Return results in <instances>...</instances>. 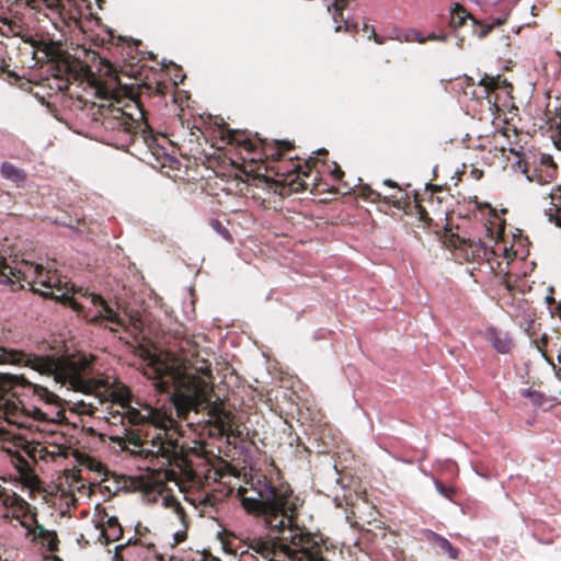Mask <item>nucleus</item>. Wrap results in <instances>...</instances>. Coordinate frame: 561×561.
I'll return each instance as SVG.
<instances>
[{
	"label": "nucleus",
	"mask_w": 561,
	"mask_h": 561,
	"mask_svg": "<svg viewBox=\"0 0 561 561\" xmlns=\"http://www.w3.org/2000/svg\"><path fill=\"white\" fill-rule=\"evenodd\" d=\"M116 112H117V114H119V117H121L123 121H125V113H124V112H122L121 110H117Z\"/></svg>",
	"instance_id": "473e14b6"
},
{
	"label": "nucleus",
	"mask_w": 561,
	"mask_h": 561,
	"mask_svg": "<svg viewBox=\"0 0 561 561\" xmlns=\"http://www.w3.org/2000/svg\"><path fill=\"white\" fill-rule=\"evenodd\" d=\"M156 428L159 430V433L153 435L150 440L147 442L149 447L146 451L148 455L161 457L167 461V463H170L175 455L176 444L173 440L165 438L167 433L162 423H160V426Z\"/></svg>",
	"instance_id": "0eeeda50"
},
{
	"label": "nucleus",
	"mask_w": 561,
	"mask_h": 561,
	"mask_svg": "<svg viewBox=\"0 0 561 561\" xmlns=\"http://www.w3.org/2000/svg\"><path fill=\"white\" fill-rule=\"evenodd\" d=\"M134 550H141V554L144 556V558H148V554L151 552V548L150 547H137L136 545H134L131 548H130V552H133Z\"/></svg>",
	"instance_id": "6ab92c4d"
},
{
	"label": "nucleus",
	"mask_w": 561,
	"mask_h": 561,
	"mask_svg": "<svg viewBox=\"0 0 561 561\" xmlns=\"http://www.w3.org/2000/svg\"><path fill=\"white\" fill-rule=\"evenodd\" d=\"M332 173L336 179H339L343 174V171L337 165H335Z\"/></svg>",
	"instance_id": "bb28decb"
},
{
	"label": "nucleus",
	"mask_w": 561,
	"mask_h": 561,
	"mask_svg": "<svg viewBox=\"0 0 561 561\" xmlns=\"http://www.w3.org/2000/svg\"><path fill=\"white\" fill-rule=\"evenodd\" d=\"M0 503L11 511L12 517H25L31 512V505L15 492L7 490L0 482Z\"/></svg>",
	"instance_id": "6e6552de"
},
{
	"label": "nucleus",
	"mask_w": 561,
	"mask_h": 561,
	"mask_svg": "<svg viewBox=\"0 0 561 561\" xmlns=\"http://www.w3.org/2000/svg\"><path fill=\"white\" fill-rule=\"evenodd\" d=\"M503 251L506 254L507 253V248H503Z\"/></svg>",
	"instance_id": "f704fd0d"
},
{
	"label": "nucleus",
	"mask_w": 561,
	"mask_h": 561,
	"mask_svg": "<svg viewBox=\"0 0 561 561\" xmlns=\"http://www.w3.org/2000/svg\"><path fill=\"white\" fill-rule=\"evenodd\" d=\"M427 39L445 42L446 41V35H444V34L436 35L435 33H431L427 36Z\"/></svg>",
	"instance_id": "aec40b11"
},
{
	"label": "nucleus",
	"mask_w": 561,
	"mask_h": 561,
	"mask_svg": "<svg viewBox=\"0 0 561 561\" xmlns=\"http://www.w3.org/2000/svg\"><path fill=\"white\" fill-rule=\"evenodd\" d=\"M24 484L28 486L31 490L36 488L37 479L32 474H26L24 477Z\"/></svg>",
	"instance_id": "a211bd4d"
},
{
	"label": "nucleus",
	"mask_w": 561,
	"mask_h": 561,
	"mask_svg": "<svg viewBox=\"0 0 561 561\" xmlns=\"http://www.w3.org/2000/svg\"><path fill=\"white\" fill-rule=\"evenodd\" d=\"M541 162L547 164V165H549V167L554 168V163H553L552 157L549 156V154L548 156L543 154L542 158H541Z\"/></svg>",
	"instance_id": "412c9836"
},
{
	"label": "nucleus",
	"mask_w": 561,
	"mask_h": 561,
	"mask_svg": "<svg viewBox=\"0 0 561 561\" xmlns=\"http://www.w3.org/2000/svg\"><path fill=\"white\" fill-rule=\"evenodd\" d=\"M153 386L161 392L172 394V403L180 417H186L190 411H207L209 423L219 432L228 428L227 414L221 403L211 401V387L205 380L194 376H182L179 371L158 363L152 368Z\"/></svg>",
	"instance_id": "7ed1b4c3"
},
{
	"label": "nucleus",
	"mask_w": 561,
	"mask_h": 561,
	"mask_svg": "<svg viewBox=\"0 0 561 561\" xmlns=\"http://www.w3.org/2000/svg\"><path fill=\"white\" fill-rule=\"evenodd\" d=\"M476 247H477V250L479 252H482L483 256H485V257H489L491 254L494 253L492 247H490L489 244H486L484 241H482L480 239L476 242Z\"/></svg>",
	"instance_id": "f3484780"
},
{
	"label": "nucleus",
	"mask_w": 561,
	"mask_h": 561,
	"mask_svg": "<svg viewBox=\"0 0 561 561\" xmlns=\"http://www.w3.org/2000/svg\"><path fill=\"white\" fill-rule=\"evenodd\" d=\"M123 535V529L121 526H105L101 531V536L104 537L105 542L118 540Z\"/></svg>",
	"instance_id": "2eb2a0df"
},
{
	"label": "nucleus",
	"mask_w": 561,
	"mask_h": 561,
	"mask_svg": "<svg viewBox=\"0 0 561 561\" xmlns=\"http://www.w3.org/2000/svg\"><path fill=\"white\" fill-rule=\"evenodd\" d=\"M211 228L219 234H221L225 239H229V231L221 225L218 219H213L210 221Z\"/></svg>",
	"instance_id": "dca6fc26"
},
{
	"label": "nucleus",
	"mask_w": 561,
	"mask_h": 561,
	"mask_svg": "<svg viewBox=\"0 0 561 561\" xmlns=\"http://www.w3.org/2000/svg\"><path fill=\"white\" fill-rule=\"evenodd\" d=\"M547 342H548V336H547V334H546V333H543V334L541 335V337H540V343H541L542 345H546V344H547Z\"/></svg>",
	"instance_id": "c85d7f7f"
},
{
	"label": "nucleus",
	"mask_w": 561,
	"mask_h": 561,
	"mask_svg": "<svg viewBox=\"0 0 561 561\" xmlns=\"http://www.w3.org/2000/svg\"><path fill=\"white\" fill-rule=\"evenodd\" d=\"M174 536H175L176 542L182 541V540H183V538H184V534H182V533H180V531H176V533L174 534Z\"/></svg>",
	"instance_id": "cd10ccee"
},
{
	"label": "nucleus",
	"mask_w": 561,
	"mask_h": 561,
	"mask_svg": "<svg viewBox=\"0 0 561 561\" xmlns=\"http://www.w3.org/2000/svg\"><path fill=\"white\" fill-rule=\"evenodd\" d=\"M280 144H282L286 149L290 148V144H289L288 141H286V140H282V141H280Z\"/></svg>",
	"instance_id": "7c9ffc66"
},
{
	"label": "nucleus",
	"mask_w": 561,
	"mask_h": 561,
	"mask_svg": "<svg viewBox=\"0 0 561 561\" xmlns=\"http://www.w3.org/2000/svg\"><path fill=\"white\" fill-rule=\"evenodd\" d=\"M428 539L434 541L450 559H457L458 549L455 548L447 538L434 533L428 531Z\"/></svg>",
	"instance_id": "f8f14e48"
},
{
	"label": "nucleus",
	"mask_w": 561,
	"mask_h": 561,
	"mask_svg": "<svg viewBox=\"0 0 561 561\" xmlns=\"http://www.w3.org/2000/svg\"><path fill=\"white\" fill-rule=\"evenodd\" d=\"M520 394L523 397L529 399V401L531 402V404L535 408L542 407V404L545 403V400H546L543 393L536 391V390H531V389H523Z\"/></svg>",
	"instance_id": "4468645a"
},
{
	"label": "nucleus",
	"mask_w": 561,
	"mask_h": 561,
	"mask_svg": "<svg viewBox=\"0 0 561 561\" xmlns=\"http://www.w3.org/2000/svg\"><path fill=\"white\" fill-rule=\"evenodd\" d=\"M121 526L116 517H110L107 519L106 526Z\"/></svg>",
	"instance_id": "393cba45"
},
{
	"label": "nucleus",
	"mask_w": 561,
	"mask_h": 561,
	"mask_svg": "<svg viewBox=\"0 0 561 561\" xmlns=\"http://www.w3.org/2000/svg\"><path fill=\"white\" fill-rule=\"evenodd\" d=\"M67 304L82 314L89 323L106 321L112 324L108 329L113 332L127 325L126 320L119 316L118 311L103 297L94 293L84 295V301L82 302L70 296Z\"/></svg>",
	"instance_id": "20e7f679"
},
{
	"label": "nucleus",
	"mask_w": 561,
	"mask_h": 561,
	"mask_svg": "<svg viewBox=\"0 0 561 561\" xmlns=\"http://www.w3.org/2000/svg\"><path fill=\"white\" fill-rule=\"evenodd\" d=\"M125 549V546L124 545H118L115 547V553H114V559L118 560L121 558V551Z\"/></svg>",
	"instance_id": "4be33fe9"
},
{
	"label": "nucleus",
	"mask_w": 561,
	"mask_h": 561,
	"mask_svg": "<svg viewBox=\"0 0 561 561\" xmlns=\"http://www.w3.org/2000/svg\"><path fill=\"white\" fill-rule=\"evenodd\" d=\"M435 486H436V490L444 496H446V490L444 488L443 484H440L439 482L435 481Z\"/></svg>",
	"instance_id": "5701e85b"
},
{
	"label": "nucleus",
	"mask_w": 561,
	"mask_h": 561,
	"mask_svg": "<svg viewBox=\"0 0 561 561\" xmlns=\"http://www.w3.org/2000/svg\"><path fill=\"white\" fill-rule=\"evenodd\" d=\"M32 520L35 523L34 534L49 551H56L58 547L57 534L54 530L46 529L43 525L38 524L34 517Z\"/></svg>",
	"instance_id": "9d476101"
},
{
	"label": "nucleus",
	"mask_w": 561,
	"mask_h": 561,
	"mask_svg": "<svg viewBox=\"0 0 561 561\" xmlns=\"http://www.w3.org/2000/svg\"><path fill=\"white\" fill-rule=\"evenodd\" d=\"M243 508L260 518L267 529L253 540L252 548L268 561H325L321 546L296 517L299 499L289 489H277L259 472L238 490Z\"/></svg>",
	"instance_id": "f257e3e1"
},
{
	"label": "nucleus",
	"mask_w": 561,
	"mask_h": 561,
	"mask_svg": "<svg viewBox=\"0 0 561 561\" xmlns=\"http://www.w3.org/2000/svg\"><path fill=\"white\" fill-rule=\"evenodd\" d=\"M504 19H497L495 21V24L500 25L504 23ZM467 22H470L473 33L479 37H484L492 28L494 22L492 24H482L478 20H476L471 14L467 13L466 10L459 5L456 4L451 11H450V21L449 24L453 28L461 27L462 25L467 24Z\"/></svg>",
	"instance_id": "423d86ee"
},
{
	"label": "nucleus",
	"mask_w": 561,
	"mask_h": 561,
	"mask_svg": "<svg viewBox=\"0 0 561 561\" xmlns=\"http://www.w3.org/2000/svg\"><path fill=\"white\" fill-rule=\"evenodd\" d=\"M317 152H318V153H320V152H325V149H324V148H320V149H318V151H317Z\"/></svg>",
	"instance_id": "72a5a7b5"
},
{
	"label": "nucleus",
	"mask_w": 561,
	"mask_h": 561,
	"mask_svg": "<svg viewBox=\"0 0 561 561\" xmlns=\"http://www.w3.org/2000/svg\"><path fill=\"white\" fill-rule=\"evenodd\" d=\"M535 344H536V347H537L538 352H540L543 355L542 346L539 345L538 342H535Z\"/></svg>",
	"instance_id": "2f4dec72"
},
{
	"label": "nucleus",
	"mask_w": 561,
	"mask_h": 561,
	"mask_svg": "<svg viewBox=\"0 0 561 561\" xmlns=\"http://www.w3.org/2000/svg\"><path fill=\"white\" fill-rule=\"evenodd\" d=\"M23 363L25 366L42 375L53 376L61 386L77 392L91 396L99 404L110 402L118 405L123 412L110 413L114 423L123 425L127 420L130 425H152L159 427L162 423L160 413L149 405L136 409L129 405L130 393L122 385H113L103 378H95L91 360L85 355L54 358L24 353H9L0 347V363Z\"/></svg>",
	"instance_id": "f03ea898"
},
{
	"label": "nucleus",
	"mask_w": 561,
	"mask_h": 561,
	"mask_svg": "<svg viewBox=\"0 0 561 561\" xmlns=\"http://www.w3.org/2000/svg\"><path fill=\"white\" fill-rule=\"evenodd\" d=\"M31 270L34 274V283L39 285L41 288L34 289L43 296L51 297L56 300H61L67 304L70 295L67 289L61 287V280L58 278L56 272L45 270L42 265H32Z\"/></svg>",
	"instance_id": "39448f33"
},
{
	"label": "nucleus",
	"mask_w": 561,
	"mask_h": 561,
	"mask_svg": "<svg viewBox=\"0 0 561 561\" xmlns=\"http://www.w3.org/2000/svg\"><path fill=\"white\" fill-rule=\"evenodd\" d=\"M0 171L3 179L13 182L16 185L23 184L26 180L25 171L10 162H3Z\"/></svg>",
	"instance_id": "9b49d317"
},
{
	"label": "nucleus",
	"mask_w": 561,
	"mask_h": 561,
	"mask_svg": "<svg viewBox=\"0 0 561 561\" xmlns=\"http://www.w3.org/2000/svg\"><path fill=\"white\" fill-rule=\"evenodd\" d=\"M414 37L415 39L420 43V44H423L426 42L427 37H424L421 33L419 32H415L414 33Z\"/></svg>",
	"instance_id": "b1692460"
},
{
	"label": "nucleus",
	"mask_w": 561,
	"mask_h": 561,
	"mask_svg": "<svg viewBox=\"0 0 561 561\" xmlns=\"http://www.w3.org/2000/svg\"><path fill=\"white\" fill-rule=\"evenodd\" d=\"M383 184L389 186V187L398 188V184L394 181L390 180V179H386L383 181Z\"/></svg>",
	"instance_id": "a878e982"
},
{
	"label": "nucleus",
	"mask_w": 561,
	"mask_h": 561,
	"mask_svg": "<svg viewBox=\"0 0 561 561\" xmlns=\"http://www.w3.org/2000/svg\"><path fill=\"white\" fill-rule=\"evenodd\" d=\"M371 34L374 35V41L378 44H381V41L378 39L377 35L375 34V31L371 30Z\"/></svg>",
	"instance_id": "c756f323"
},
{
	"label": "nucleus",
	"mask_w": 561,
	"mask_h": 561,
	"mask_svg": "<svg viewBox=\"0 0 561 561\" xmlns=\"http://www.w3.org/2000/svg\"><path fill=\"white\" fill-rule=\"evenodd\" d=\"M162 506L165 508H170L176 516V518L183 523L184 520V510L180 502L172 495L162 496Z\"/></svg>",
	"instance_id": "ddd939ff"
},
{
	"label": "nucleus",
	"mask_w": 561,
	"mask_h": 561,
	"mask_svg": "<svg viewBox=\"0 0 561 561\" xmlns=\"http://www.w3.org/2000/svg\"><path fill=\"white\" fill-rule=\"evenodd\" d=\"M485 335L497 353L508 354L511 352L513 341L508 332L496 328H489Z\"/></svg>",
	"instance_id": "1a4fd4ad"
}]
</instances>
